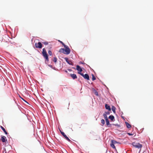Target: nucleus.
<instances>
[{
	"mask_svg": "<svg viewBox=\"0 0 153 153\" xmlns=\"http://www.w3.org/2000/svg\"><path fill=\"white\" fill-rule=\"evenodd\" d=\"M105 114H106V115H107H107H109L110 114V112H105Z\"/></svg>",
	"mask_w": 153,
	"mask_h": 153,
	"instance_id": "a878e982",
	"label": "nucleus"
},
{
	"mask_svg": "<svg viewBox=\"0 0 153 153\" xmlns=\"http://www.w3.org/2000/svg\"><path fill=\"white\" fill-rule=\"evenodd\" d=\"M80 63H81V64H82L83 63L82 62H80Z\"/></svg>",
	"mask_w": 153,
	"mask_h": 153,
	"instance_id": "c756f323",
	"label": "nucleus"
},
{
	"mask_svg": "<svg viewBox=\"0 0 153 153\" xmlns=\"http://www.w3.org/2000/svg\"><path fill=\"white\" fill-rule=\"evenodd\" d=\"M103 116L104 117V118H105V120L108 119L107 117V115H106V114H103Z\"/></svg>",
	"mask_w": 153,
	"mask_h": 153,
	"instance_id": "aec40b11",
	"label": "nucleus"
},
{
	"mask_svg": "<svg viewBox=\"0 0 153 153\" xmlns=\"http://www.w3.org/2000/svg\"><path fill=\"white\" fill-rule=\"evenodd\" d=\"M126 124L128 128H129L131 127V125L128 123L126 122Z\"/></svg>",
	"mask_w": 153,
	"mask_h": 153,
	"instance_id": "2eb2a0df",
	"label": "nucleus"
},
{
	"mask_svg": "<svg viewBox=\"0 0 153 153\" xmlns=\"http://www.w3.org/2000/svg\"><path fill=\"white\" fill-rule=\"evenodd\" d=\"M128 134L129 135H130V136H131V135H133V134H131L130 133H128Z\"/></svg>",
	"mask_w": 153,
	"mask_h": 153,
	"instance_id": "bb28decb",
	"label": "nucleus"
},
{
	"mask_svg": "<svg viewBox=\"0 0 153 153\" xmlns=\"http://www.w3.org/2000/svg\"><path fill=\"white\" fill-rule=\"evenodd\" d=\"M108 118L112 121H113L114 119V117L112 115H110L109 117Z\"/></svg>",
	"mask_w": 153,
	"mask_h": 153,
	"instance_id": "ddd939ff",
	"label": "nucleus"
},
{
	"mask_svg": "<svg viewBox=\"0 0 153 153\" xmlns=\"http://www.w3.org/2000/svg\"><path fill=\"white\" fill-rule=\"evenodd\" d=\"M59 42L61 43L62 45L64 46V45H66L62 42L60 41V40H59Z\"/></svg>",
	"mask_w": 153,
	"mask_h": 153,
	"instance_id": "b1692460",
	"label": "nucleus"
},
{
	"mask_svg": "<svg viewBox=\"0 0 153 153\" xmlns=\"http://www.w3.org/2000/svg\"><path fill=\"white\" fill-rule=\"evenodd\" d=\"M60 132L62 135L63 136V137L68 141L70 142L71 140L70 139L68 138V137L66 135V134H65V133L62 131H60Z\"/></svg>",
	"mask_w": 153,
	"mask_h": 153,
	"instance_id": "423d86ee",
	"label": "nucleus"
},
{
	"mask_svg": "<svg viewBox=\"0 0 153 153\" xmlns=\"http://www.w3.org/2000/svg\"><path fill=\"white\" fill-rule=\"evenodd\" d=\"M64 47L65 49L61 48L59 50V52L66 54H69L71 50L69 47L66 45H64Z\"/></svg>",
	"mask_w": 153,
	"mask_h": 153,
	"instance_id": "f257e3e1",
	"label": "nucleus"
},
{
	"mask_svg": "<svg viewBox=\"0 0 153 153\" xmlns=\"http://www.w3.org/2000/svg\"><path fill=\"white\" fill-rule=\"evenodd\" d=\"M76 70L79 71V72H80V73H81V72L82 71V68L80 67V66L78 65H77L76 66Z\"/></svg>",
	"mask_w": 153,
	"mask_h": 153,
	"instance_id": "1a4fd4ad",
	"label": "nucleus"
},
{
	"mask_svg": "<svg viewBox=\"0 0 153 153\" xmlns=\"http://www.w3.org/2000/svg\"><path fill=\"white\" fill-rule=\"evenodd\" d=\"M106 122V124L107 126H108L110 124L109 121L108 119L105 120Z\"/></svg>",
	"mask_w": 153,
	"mask_h": 153,
	"instance_id": "6ab92c4d",
	"label": "nucleus"
},
{
	"mask_svg": "<svg viewBox=\"0 0 153 153\" xmlns=\"http://www.w3.org/2000/svg\"><path fill=\"white\" fill-rule=\"evenodd\" d=\"M4 151H5V153H7V152H6V149H4Z\"/></svg>",
	"mask_w": 153,
	"mask_h": 153,
	"instance_id": "cd10ccee",
	"label": "nucleus"
},
{
	"mask_svg": "<svg viewBox=\"0 0 153 153\" xmlns=\"http://www.w3.org/2000/svg\"><path fill=\"white\" fill-rule=\"evenodd\" d=\"M95 94L96 95H98V93L97 92L96 93H95Z\"/></svg>",
	"mask_w": 153,
	"mask_h": 153,
	"instance_id": "c85d7f7f",
	"label": "nucleus"
},
{
	"mask_svg": "<svg viewBox=\"0 0 153 153\" xmlns=\"http://www.w3.org/2000/svg\"><path fill=\"white\" fill-rule=\"evenodd\" d=\"M42 53V55L44 58L46 59L47 61H48L49 59L48 58V56L45 48L43 49Z\"/></svg>",
	"mask_w": 153,
	"mask_h": 153,
	"instance_id": "f03ea898",
	"label": "nucleus"
},
{
	"mask_svg": "<svg viewBox=\"0 0 153 153\" xmlns=\"http://www.w3.org/2000/svg\"><path fill=\"white\" fill-rule=\"evenodd\" d=\"M42 43L39 42L38 43H36L35 44V46L36 48H41L42 47Z\"/></svg>",
	"mask_w": 153,
	"mask_h": 153,
	"instance_id": "39448f33",
	"label": "nucleus"
},
{
	"mask_svg": "<svg viewBox=\"0 0 153 153\" xmlns=\"http://www.w3.org/2000/svg\"><path fill=\"white\" fill-rule=\"evenodd\" d=\"M111 142L112 143H114V144L117 143V142H116V141L114 140H111Z\"/></svg>",
	"mask_w": 153,
	"mask_h": 153,
	"instance_id": "5701e85b",
	"label": "nucleus"
},
{
	"mask_svg": "<svg viewBox=\"0 0 153 153\" xmlns=\"http://www.w3.org/2000/svg\"><path fill=\"white\" fill-rule=\"evenodd\" d=\"M70 76L73 79H75L77 78V77L75 74H71Z\"/></svg>",
	"mask_w": 153,
	"mask_h": 153,
	"instance_id": "9d476101",
	"label": "nucleus"
},
{
	"mask_svg": "<svg viewBox=\"0 0 153 153\" xmlns=\"http://www.w3.org/2000/svg\"><path fill=\"white\" fill-rule=\"evenodd\" d=\"M78 73L80 74L85 79H86L87 80H89L90 79L89 77L88 74H83L80 73L79 72H78Z\"/></svg>",
	"mask_w": 153,
	"mask_h": 153,
	"instance_id": "20e7f679",
	"label": "nucleus"
},
{
	"mask_svg": "<svg viewBox=\"0 0 153 153\" xmlns=\"http://www.w3.org/2000/svg\"><path fill=\"white\" fill-rule=\"evenodd\" d=\"M92 79L93 80H94L96 79V78L95 76L94 75V74H92Z\"/></svg>",
	"mask_w": 153,
	"mask_h": 153,
	"instance_id": "412c9836",
	"label": "nucleus"
},
{
	"mask_svg": "<svg viewBox=\"0 0 153 153\" xmlns=\"http://www.w3.org/2000/svg\"><path fill=\"white\" fill-rule=\"evenodd\" d=\"M132 145L136 148H141L142 147V145L139 143L134 142L132 143Z\"/></svg>",
	"mask_w": 153,
	"mask_h": 153,
	"instance_id": "7ed1b4c3",
	"label": "nucleus"
},
{
	"mask_svg": "<svg viewBox=\"0 0 153 153\" xmlns=\"http://www.w3.org/2000/svg\"><path fill=\"white\" fill-rule=\"evenodd\" d=\"M65 59L66 61L68 63V64L70 65H73V63L71 60H69L68 58L65 57Z\"/></svg>",
	"mask_w": 153,
	"mask_h": 153,
	"instance_id": "0eeeda50",
	"label": "nucleus"
},
{
	"mask_svg": "<svg viewBox=\"0 0 153 153\" xmlns=\"http://www.w3.org/2000/svg\"><path fill=\"white\" fill-rule=\"evenodd\" d=\"M53 60L54 62L56 63L57 61V59L56 57H53Z\"/></svg>",
	"mask_w": 153,
	"mask_h": 153,
	"instance_id": "a211bd4d",
	"label": "nucleus"
},
{
	"mask_svg": "<svg viewBox=\"0 0 153 153\" xmlns=\"http://www.w3.org/2000/svg\"><path fill=\"white\" fill-rule=\"evenodd\" d=\"M114 145V143H112L111 142V143L110 144V146L111 147H112V148L114 149H115L116 148Z\"/></svg>",
	"mask_w": 153,
	"mask_h": 153,
	"instance_id": "f3484780",
	"label": "nucleus"
},
{
	"mask_svg": "<svg viewBox=\"0 0 153 153\" xmlns=\"http://www.w3.org/2000/svg\"><path fill=\"white\" fill-rule=\"evenodd\" d=\"M116 109V108L114 106H113L112 107V108H111L112 110L113 111L114 113V114L116 113V111H115Z\"/></svg>",
	"mask_w": 153,
	"mask_h": 153,
	"instance_id": "4468645a",
	"label": "nucleus"
},
{
	"mask_svg": "<svg viewBox=\"0 0 153 153\" xmlns=\"http://www.w3.org/2000/svg\"><path fill=\"white\" fill-rule=\"evenodd\" d=\"M43 43L45 45H47L48 44V42H43Z\"/></svg>",
	"mask_w": 153,
	"mask_h": 153,
	"instance_id": "393cba45",
	"label": "nucleus"
},
{
	"mask_svg": "<svg viewBox=\"0 0 153 153\" xmlns=\"http://www.w3.org/2000/svg\"><path fill=\"white\" fill-rule=\"evenodd\" d=\"M0 127L1 128V129L3 130V131L5 133V134H7V133L5 130V128L3 127L2 126H1L0 125Z\"/></svg>",
	"mask_w": 153,
	"mask_h": 153,
	"instance_id": "f8f14e48",
	"label": "nucleus"
},
{
	"mask_svg": "<svg viewBox=\"0 0 153 153\" xmlns=\"http://www.w3.org/2000/svg\"><path fill=\"white\" fill-rule=\"evenodd\" d=\"M48 54L50 56H51L52 55V52L50 50L48 51Z\"/></svg>",
	"mask_w": 153,
	"mask_h": 153,
	"instance_id": "4be33fe9",
	"label": "nucleus"
},
{
	"mask_svg": "<svg viewBox=\"0 0 153 153\" xmlns=\"http://www.w3.org/2000/svg\"><path fill=\"white\" fill-rule=\"evenodd\" d=\"M105 108L106 109H108L109 111H110L111 110V108L109 105H108L107 104H106L105 105Z\"/></svg>",
	"mask_w": 153,
	"mask_h": 153,
	"instance_id": "9b49d317",
	"label": "nucleus"
},
{
	"mask_svg": "<svg viewBox=\"0 0 153 153\" xmlns=\"http://www.w3.org/2000/svg\"><path fill=\"white\" fill-rule=\"evenodd\" d=\"M101 123L102 124V126H103L105 123V120L103 119H102L101 120Z\"/></svg>",
	"mask_w": 153,
	"mask_h": 153,
	"instance_id": "dca6fc26",
	"label": "nucleus"
},
{
	"mask_svg": "<svg viewBox=\"0 0 153 153\" xmlns=\"http://www.w3.org/2000/svg\"><path fill=\"white\" fill-rule=\"evenodd\" d=\"M1 140L3 143L7 141V140L6 139V137L4 136H1Z\"/></svg>",
	"mask_w": 153,
	"mask_h": 153,
	"instance_id": "6e6552de",
	"label": "nucleus"
}]
</instances>
